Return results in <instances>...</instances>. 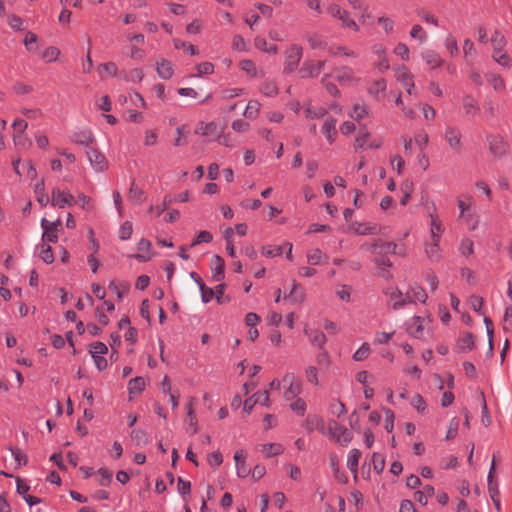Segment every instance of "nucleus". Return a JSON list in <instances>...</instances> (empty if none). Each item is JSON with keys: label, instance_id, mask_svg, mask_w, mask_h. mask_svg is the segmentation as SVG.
Instances as JSON below:
<instances>
[{"label": "nucleus", "instance_id": "1", "mask_svg": "<svg viewBox=\"0 0 512 512\" xmlns=\"http://www.w3.org/2000/svg\"><path fill=\"white\" fill-rule=\"evenodd\" d=\"M326 11L332 18L340 21L342 28H347L354 32L359 31L358 24L350 17L349 12L340 7L338 4H329L326 8Z\"/></svg>", "mask_w": 512, "mask_h": 512}, {"label": "nucleus", "instance_id": "2", "mask_svg": "<svg viewBox=\"0 0 512 512\" xmlns=\"http://www.w3.org/2000/svg\"><path fill=\"white\" fill-rule=\"evenodd\" d=\"M328 437L343 446L348 445L353 439L352 433L335 420L328 422Z\"/></svg>", "mask_w": 512, "mask_h": 512}, {"label": "nucleus", "instance_id": "3", "mask_svg": "<svg viewBox=\"0 0 512 512\" xmlns=\"http://www.w3.org/2000/svg\"><path fill=\"white\" fill-rule=\"evenodd\" d=\"M495 465L496 460L495 456L492 458L491 467L487 476V486H488V492L489 495L493 501V504L497 511H500L501 509V502H500V491L498 488V483L496 480H494L495 477Z\"/></svg>", "mask_w": 512, "mask_h": 512}, {"label": "nucleus", "instance_id": "4", "mask_svg": "<svg viewBox=\"0 0 512 512\" xmlns=\"http://www.w3.org/2000/svg\"><path fill=\"white\" fill-rule=\"evenodd\" d=\"M302 58V47L297 44H291L286 50V59L284 62V72L291 73L299 65Z\"/></svg>", "mask_w": 512, "mask_h": 512}, {"label": "nucleus", "instance_id": "5", "mask_svg": "<svg viewBox=\"0 0 512 512\" xmlns=\"http://www.w3.org/2000/svg\"><path fill=\"white\" fill-rule=\"evenodd\" d=\"M487 141L489 143L490 152L494 157L499 158L508 153L509 145L501 135H489L487 136Z\"/></svg>", "mask_w": 512, "mask_h": 512}, {"label": "nucleus", "instance_id": "6", "mask_svg": "<svg viewBox=\"0 0 512 512\" xmlns=\"http://www.w3.org/2000/svg\"><path fill=\"white\" fill-rule=\"evenodd\" d=\"M75 203V197L68 191H62L54 188L51 192V205L58 208L72 206Z\"/></svg>", "mask_w": 512, "mask_h": 512}, {"label": "nucleus", "instance_id": "7", "mask_svg": "<svg viewBox=\"0 0 512 512\" xmlns=\"http://www.w3.org/2000/svg\"><path fill=\"white\" fill-rule=\"evenodd\" d=\"M87 157L90 161L91 166L97 172H103L108 168V161L104 154L98 151L94 147H89L86 151Z\"/></svg>", "mask_w": 512, "mask_h": 512}, {"label": "nucleus", "instance_id": "8", "mask_svg": "<svg viewBox=\"0 0 512 512\" xmlns=\"http://www.w3.org/2000/svg\"><path fill=\"white\" fill-rule=\"evenodd\" d=\"M41 226L43 228L42 239L44 241L56 243L58 241V227L61 226V220L57 219L54 222H49L47 219L43 218L41 220Z\"/></svg>", "mask_w": 512, "mask_h": 512}, {"label": "nucleus", "instance_id": "9", "mask_svg": "<svg viewBox=\"0 0 512 512\" xmlns=\"http://www.w3.org/2000/svg\"><path fill=\"white\" fill-rule=\"evenodd\" d=\"M336 80L340 84H351L358 82L360 79L355 75L354 70L349 66H342L333 70Z\"/></svg>", "mask_w": 512, "mask_h": 512}, {"label": "nucleus", "instance_id": "10", "mask_svg": "<svg viewBox=\"0 0 512 512\" xmlns=\"http://www.w3.org/2000/svg\"><path fill=\"white\" fill-rule=\"evenodd\" d=\"M445 140L448 145L456 152H459L462 148V135L458 128L448 126L445 130Z\"/></svg>", "mask_w": 512, "mask_h": 512}, {"label": "nucleus", "instance_id": "11", "mask_svg": "<svg viewBox=\"0 0 512 512\" xmlns=\"http://www.w3.org/2000/svg\"><path fill=\"white\" fill-rule=\"evenodd\" d=\"M396 76L397 79L403 84L404 88L406 89V92L409 95H412L415 89V85L413 81V75L408 70V68L405 66L398 68L396 71Z\"/></svg>", "mask_w": 512, "mask_h": 512}, {"label": "nucleus", "instance_id": "12", "mask_svg": "<svg viewBox=\"0 0 512 512\" xmlns=\"http://www.w3.org/2000/svg\"><path fill=\"white\" fill-rule=\"evenodd\" d=\"M196 402V399L194 397H190L186 404H185V410H186V417H187V423L190 428L191 434H196L198 432V421L194 412V404Z\"/></svg>", "mask_w": 512, "mask_h": 512}, {"label": "nucleus", "instance_id": "13", "mask_svg": "<svg viewBox=\"0 0 512 512\" xmlns=\"http://www.w3.org/2000/svg\"><path fill=\"white\" fill-rule=\"evenodd\" d=\"M372 52L378 57V61L375 66L380 72H384L389 69V62L386 56V49L381 44H375L372 47Z\"/></svg>", "mask_w": 512, "mask_h": 512}, {"label": "nucleus", "instance_id": "14", "mask_svg": "<svg viewBox=\"0 0 512 512\" xmlns=\"http://www.w3.org/2000/svg\"><path fill=\"white\" fill-rule=\"evenodd\" d=\"M407 333L417 339L422 338L424 333L423 318L415 316L407 323Z\"/></svg>", "mask_w": 512, "mask_h": 512}, {"label": "nucleus", "instance_id": "15", "mask_svg": "<svg viewBox=\"0 0 512 512\" xmlns=\"http://www.w3.org/2000/svg\"><path fill=\"white\" fill-rule=\"evenodd\" d=\"M234 460L236 465L237 476L240 478L247 477L250 474L251 470L246 465V456L244 452L242 450L236 451L234 454Z\"/></svg>", "mask_w": 512, "mask_h": 512}, {"label": "nucleus", "instance_id": "16", "mask_svg": "<svg viewBox=\"0 0 512 512\" xmlns=\"http://www.w3.org/2000/svg\"><path fill=\"white\" fill-rule=\"evenodd\" d=\"M456 347L460 352L473 350L475 348V336L471 332H464L457 339Z\"/></svg>", "mask_w": 512, "mask_h": 512}, {"label": "nucleus", "instance_id": "17", "mask_svg": "<svg viewBox=\"0 0 512 512\" xmlns=\"http://www.w3.org/2000/svg\"><path fill=\"white\" fill-rule=\"evenodd\" d=\"M336 124L337 120L333 118L332 116H329L325 119L323 126H322V133L325 136V138L328 140L330 144L334 143L337 130H336Z\"/></svg>", "mask_w": 512, "mask_h": 512}, {"label": "nucleus", "instance_id": "18", "mask_svg": "<svg viewBox=\"0 0 512 512\" xmlns=\"http://www.w3.org/2000/svg\"><path fill=\"white\" fill-rule=\"evenodd\" d=\"M151 242L145 238H142L137 243V249L139 253L133 255L132 257L137 259L140 262H147L151 259L150 251H151Z\"/></svg>", "mask_w": 512, "mask_h": 512}, {"label": "nucleus", "instance_id": "19", "mask_svg": "<svg viewBox=\"0 0 512 512\" xmlns=\"http://www.w3.org/2000/svg\"><path fill=\"white\" fill-rule=\"evenodd\" d=\"M225 262L219 255H214L211 260L212 278L221 281L224 278Z\"/></svg>", "mask_w": 512, "mask_h": 512}, {"label": "nucleus", "instance_id": "20", "mask_svg": "<svg viewBox=\"0 0 512 512\" xmlns=\"http://www.w3.org/2000/svg\"><path fill=\"white\" fill-rule=\"evenodd\" d=\"M304 333L309 337V341L313 346H317L319 349L325 348L327 338L322 331L305 328Z\"/></svg>", "mask_w": 512, "mask_h": 512}, {"label": "nucleus", "instance_id": "21", "mask_svg": "<svg viewBox=\"0 0 512 512\" xmlns=\"http://www.w3.org/2000/svg\"><path fill=\"white\" fill-rule=\"evenodd\" d=\"M156 71L160 78L169 80L174 75L172 63L167 59H161L156 63Z\"/></svg>", "mask_w": 512, "mask_h": 512}, {"label": "nucleus", "instance_id": "22", "mask_svg": "<svg viewBox=\"0 0 512 512\" xmlns=\"http://www.w3.org/2000/svg\"><path fill=\"white\" fill-rule=\"evenodd\" d=\"M94 136L91 131H79L71 135V141L77 145L86 146L88 149L92 147Z\"/></svg>", "mask_w": 512, "mask_h": 512}, {"label": "nucleus", "instance_id": "23", "mask_svg": "<svg viewBox=\"0 0 512 512\" xmlns=\"http://www.w3.org/2000/svg\"><path fill=\"white\" fill-rule=\"evenodd\" d=\"M389 296L392 300H395V302L393 304L394 310H397L399 308L404 307L407 304L412 303V298L410 297L409 293L407 292L406 296H404L403 293L399 289L392 291L389 294Z\"/></svg>", "mask_w": 512, "mask_h": 512}, {"label": "nucleus", "instance_id": "24", "mask_svg": "<svg viewBox=\"0 0 512 512\" xmlns=\"http://www.w3.org/2000/svg\"><path fill=\"white\" fill-rule=\"evenodd\" d=\"M397 245L393 242H384V243H381V244H373L370 246V251L372 253H376V254H388V253H392V254H396L397 251Z\"/></svg>", "mask_w": 512, "mask_h": 512}, {"label": "nucleus", "instance_id": "25", "mask_svg": "<svg viewBox=\"0 0 512 512\" xmlns=\"http://www.w3.org/2000/svg\"><path fill=\"white\" fill-rule=\"evenodd\" d=\"M422 58L426 64L431 66L433 69L440 67L443 64V60L440 55L434 50H426L422 53Z\"/></svg>", "mask_w": 512, "mask_h": 512}, {"label": "nucleus", "instance_id": "26", "mask_svg": "<svg viewBox=\"0 0 512 512\" xmlns=\"http://www.w3.org/2000/svg\"><path fill=\"white\" fill-rule=\"evenodd\" d=\"M34 193H35L37 202L41 206H46L49 203L50 199H49L48 194L45 191L44 179H41L38 183L35 184Z\"/></svg>", "mask_w": 512, "mask_h": 512}, {"label": "nucleus", "instance_id": "27", "mask_svg": "<svg viewBox=\"0 0 512 512\" xmlns=\"http://www.w3.org/2000/svg\"><path fill=\"white\" fill-rule=\"evenodd\" d=\"M362 456V452L359 449H352L350 450L347 458V467L350 470L351 473L357 474L358 472V465L359 460Z\"/></svg>", "mask_w": 512, "mask_h": 512}, {"label": "nucleus", "instance_id": "28", "mask_svg": "<svg viewBox=\"0 0 512 512\" xmlns=\"http://www.w3.org/2000/svg\"><path fill=\"white\" fill-rule=\"evenodd\" d=\"M440 241L432 240L431 243H427L425 247V252L427 257L432 262H438L441 259V249L439 246Z\"/></svg>", "mask_w": 512, "mask_h": 512}, {"label": "nucleus", "instance_id": "29", "mask_svg": "<svg viewBox=\"0 0 512 512\" xmlns=\"http://www.w3.org/2000/svg\"><path fill=\"white\" fill-rule=\"evenodd\" d=\"M239 67L242 71L247 73L250 77L255 78L258 76H263V72L262 71L259 72L255 63L250 59H244V60L240 61Z\"/></svg>", "mask_w": 512, "mask_h": 512}, {"label": "nucleus", "instance_id": "30", "mask_svg": "<svg viewBox=\"0 0 512 512\" xmlns=\"http://www.w3.org/2000/svg\"><path fill=\"white\" fill-rule=\"evenodd\" d=\"M463 108L467 115H475L480 111L478 102L472 95L463 97Z\"/></svg>", "mask_w": 512, "mask_h": 512}, {"label": "nucleus", "instance_id": "31", "mask_svg": "<svg viewBox=\"0 0 512 512\" xmlns=\"http://www.w3.org/2000/svg\"><path fill=\"white\" fill-rule=\"evenodd\" d=\"M408 293L412 298V302L418 301L421 303H425L428 298L425 289L417 284L410 286Z\"/></svg>", "mask_w": 512, "mask_h": 512}, {"label": "nucleus", "instance_id": "32", "mask_svg": "<svg viewBox=\"0 0 512 512\" xmlns=\"http://www.w3.org/2000/svg\"><path fill=\"white\" fill-rule=\"evenodd\" d=\"M374 263L378 267L380 271L379 274L383 278L387 279L390 277L388 269L392 266V263L387 257H385L384 255H381L380 257H375Z\"/></svg>", "mask_w": 512, "mask_h": 512}, {"label": "nucleus", "instance_id": "33", "mask_svg": "<svg viewBox=\"0 0 512 512\" xmlns=\"http://www.w3.org/2000/svg\"><path fill=\"white\" fill-rule=\"evenodd\" d=\"M301 78H314L319 75L313 60L305 61L299 70Z\"/></svg>", "mask_w": 512, "mask_h": 512}, {"label": "nucleus", "instance_id": "34", "mask_svg": "<svg viewBox=\"0 0 512 512\" xmlns=\"http://www.w3.org/2000/svg\"><path fill=\"white\" fill-rule=\"evenodd\" d=\"M284 447L280 443H269L262 445L261 452L266 458L282 454Z\"/></svg>", "mask_w": 512, "mask_h": 512}, {"label": "nucleus", "instance_id": "35", "mask_svg": "<svg viewBox=\"0 0 512 512\" xmlns=\"http://www.w3.org/2000/svg\"><path fill=\"white\" fill-rule=\"evenodd\" d=\"M102 79L107 76L116 77L118 75V66L114 62L103 63L98 67Z\"/></svg>", "mask_w": 512, "mask_h": 512}, {"label": "nucleus", "instance_id": "36", "mask_svg": "<svg viewBox=\"0 0 512 512\" xmlns=\"http://www.w3.org/2000/svg\"><path fill=\"white\" fill-rule=\"evenodd\" d=\"M307 119H321L327 115V110L321 106H307L304 110Z\"/></svg>", "mask_w": 512, "mask_h": 512}, {"label": "nucleus", "instance_id": "37", "mask_svg": "<svg viewBox=\"0 0 512 512\" xmlns=\"http://www.w3.org/2000/svg\"><path fill=\"white\" fill-rule=\"evenodd\" d=\"M285 298L289 299L294 303H302L305 299L304 289L294 281L292 290Z\"/></svg>", "mask_w": 512, "mask_h": 512}, {"label": "nucleus", "instance_id": "38", "mask_svg": "<svg viewBox=\"0 0 512 512\" xmlns=\"http://www.w3.org/2000/svg\"><path fill=\"white\" fill-rule=\"evenodd\" d=\"M259 90L268 97H274L279 93L277 84L273 80H266L260 84Z\"/></svg>", "mask_w": 512, "mask_h": 512}, {"label": "nucleus", "instance_id": "39", "mask_svg": "<svg viewBox=\"0 0 512 512\" xmlns=\"http://www.w3.org/2000/svg\"><path fill=\"white\" fill-rule=\"evenodd\" d=\"M486 79L493 86L495 91L502 92L505 90V87H506L505 82L499 74L487 73Z\"/></svg>", "mask_w": 512, "mask_h": 512}, {"label": "nucleus", "instance_id": "40", "mask_svg": "<svg viewBox=\"0 0 512 512\" xmlns=\"http://www.w3.org/2000/svg\"><path fill=\"white\" fill-rule=\"evenodd\" d=\"M260 103L257 100H250L243 115L248 119H256L260 112Z\"/></svg>", "mask_w": 512, "mask_h": 512}, {"label": "nucleus", "instance_id": "41", "mask_svg": "<svg viewBox=\"0 0 512 512\" xmlns=\"http://www.w3.org/2000/svg\"><path fill=\"white\" fill-rule=\"evenodd\" d=\"M108 288L117 295L118 301H122L124 293L128 292L129 285L127 283H118L116 281H111L108 285Z\"/></svg>", "mask_w": 512, "mask_h": 512}, {"label": "nucleus", "instance_id": "42", "mask_svg": "<svg viewBox=\"0 0 512 512\" xmlns=\"http://www.w3.org/2000/svg\"><path fill=\"white\" fill-rule=\"evenodd\" d=\"M173 203V198L170 195H165L161 205L158 206H150L148 209L149 213H155L157 217H159L165 210L169 208V206Z\"/></svg>", "mask_w": 512, "mask_h": 512}, {"label": "nucleus", "instance_id": "43", "mask_svg": "<svg viewBox=\"0 0 512 512\" xmlns=\"http://www.w3.org/2000/svg\"><path fill=\"white\" fill-rule=\"evenodd\" d=\"M305 38L312 49H321L326 47V42L323 40L322 36L317 33H309Z\"/></svg>", "mask_w": 512, "mask_h": 512}, {"label": "nucleus", "instance_id": "44", "mask_svg": "<svg viewBox=\"0 0 512 512\" xmlns=\"http://www.w3.org/2000/svg\"><path fill=\"white\" fill-rule=\"evenodd\" d=\"M368 115V107L365 103H355L350 116L355 120H361Z\"/></svg>", "mask_w": 512, "mask_h": 512}, {"label": "nucleus", "instance_id": "45", "mask_svg": "<svg viewBox=\"0 0 512 512\" xmlns=\"http://www.w3.org/2000/svg\"><path fill=\"white\" fill-rule=\"evenodd\" d=\"M146 382L143 377H135L128 383V390L132 393H140L145 389Z\"/></svg>", "mask_w": 512, "mask_h": 512}, {"label": "nucleus", "instance_id": "46", "mask_svg": "<svg viewBox=\"0 0 512 512\" xmlns=\"http://www.w3.org/2000/svg\"><path fill=\"white\" fill-rule=\"evenodd\" d=\"M306 424H315V428L322 434L328 436V426L326 427L323 418L318 416H308Z\"/></svg>", "mask_w": 512, "mask_h": 512}, {"label": "nucleus", "instance_id": "47", "mask_svg": "<svg viewBox=\"0 0 512 512\" xmlns=\"http://www.w3.org/2000/svg\"><path fill=\"white\" fill-rule=\"evenodd\" d=\"M60 56V50L55 46L46 48L42 53V59L46 63H52L58 60Z\"/></svg>", "mask_w": 512, "mask_h": 512}, {"label": "nucleus", "instance_id": "48", "mask_svg": "<svg viewBox=\"0 0 512 512\" xmlns=\"http://www.w3.org/2000/svg\"><path fill=\"white\" fill-rule=\"evenodd\" d=\"M196 133L201 134L203 136L216 135L217 134V125L215 122H210L208 124H204L203 122H200L199 126L196 129Z\"/></svg>", "mask_w": 512, "mask_h": 512}, {"label": "nucleus", "instance_id": "49", "mask_svg": "<svg viewBox=\"0 0 512 512\" xmlns=\"http://www.w3.org/2000/svg\"><path fill=\"white\" fill-rule=\"evenodd\" d=\"M493 59L504 67H510L511 66V58L509 55L503 50H495L492 54Z\"/></svg>", "mask_w": 512, "mask_h": 512}, {"label": "nucleus", "instance_id": "50", "mask_svg": "<svg viewBox=\"0 0 512 512\" xmlns=\"http://www.w3.org/2000/svg\"><path fill=\"white\" fill-rule=\"evenodd\" d=\"M480 397H481V405H482L481 422L485 427H488L492 423V417L488 410L487 403H486L485 396H484L483 392L480 393Z\"/></svg>", "mask_w": 512, "mask_h": 512}, {"label": "nucleus", "instance_id": "51", "mask_svg": "<svg viewBox=\"0 0 512 512\" xmlns=\"http://www.w3.org/2000/svg\"><path fill=\"white\" fill-rule=\"evenodd\" d=\"M302 391V385L301 384H291L288 386V388L284 392V398L287 401H292L297 398H299V394Z\"/></svg>", "mask_w": 512, "mask_h": 512}, {"label": "nucleus", "instance_id": "52", "mask_svg": "<svg viewBox=\"0 0 512 512\" xmlns=\"http://www.w3.org/2000/svg\"><path fill=\"white\" fill-rule=\"evenodd\" d=\"M506 39L503 34L499 31H495L491 37V44L493 46V51L495 50H503L506 46Z\"/></svg>", "mask_w": 512, "mask_h": 512}, {"label": "nucleus", "instance_id": "53", "mask_svg": "<svg viewBox=\"0 0 512 512\" xmlns=\"http://www.w3.org/2000/svg\"><path fill=\"white\" fill-rule=\"evenodd\" d=\"M369 138H370V134H369V132L366 131V129L360 131L354 141V148L356 150L366 148L368 146Z\"/></svg>", "mask_w": 512, "mask_h": 512}, {"label": "nucleus", "instance_id": "54", "mask_svg": "<svg viewBox=\"0 0 512 512\" xmlns=\"http://www.w3.org/2000/svg\"><path fill=\"white\" fill-rule=\"evenodd\" d=\"M316 362L319 366L325 369H329L331 365V358L329 356L328 351L325 348L320 349L319 353L316 356Z\"/></svg>", "mask_w": 512, "mask_h": 512}, {"label": "nucleus", "instance_id": "55", "mask_svg": "<svg viewBox=\"0 0 512 512\" xmlns=\"http://www.w3.org/2000/svg\"><path fill=\"white\" fill-rule=\"evenodd\" d=\"M261 253L265 257L274 258V257L282 255L283 248L281 246L267 245V246H263L261 248Z\"/></svg>", "mask_w": 512, "mask_h": 512}, {"label": "nucleus", "instance_id": "56", "mask_svg": "<svg viewBox=\"0 0 512 512\" xmlns=\"http://www.w3.org/2000/svg\"><path fill=\"white\" fill-rule=\"evenodd\" d=\"M387 84L385 79H379L371 83L368 88V93L374 96H377L379 93H382L386 90Z\"/></svg>", "mask_w": 512, "mask_h": 512}, {"label": "nucleus", "instance_id": "57", "mask_svg": "<svg viewBox=\"0 0 512 512\" xmlns=\"http://www.w3.org/2000/svg\"><path fill=\"white\" fill-rule=\"evenodd\" d=\"M468 303L476 313L479 315H484V312L482 311V307L484 305V299L477 295L470 296Z\"/></svg>", "mask_w": 512, "mask_h": 512}, {"label": "nucleus", "instance_id": "58", "mask_svg": "<svg viewBox=\"0 0 512 512\" xmlns=\"http://www.w3.org/2000/svg\"><path fill=\"white\" fill-rule=\"evenodd\" d=\"M144 78V73L141 68H134L125 73L126 82H141Z\"/></svg>", "mask_w": 512, "mask_h": 512}, {"label": "nucleus", "instance_id": "59", "mask_svg": "<svg viewBox=\"0 0 512 512\" xmlns=\"http://www.w3.org/2000/svg\"><path fill=\"white\" fill-rule=\"evenodd\" d=\"M373 469L377 474H380L385 468V457L380 453L372 455Z\"/></svg>", "mask_w": 512, "mask_h": 512}, {"label": "nucleus", "instance_id": "60", "mask_svg": "<svg viewBox=\"0 0 512 512\" xmlns=\"http://www.w3.org/2000/svg\"><path fill=\"white\" fill-rule=\"evenodd\" d=\"M503 330L505 333L512 335V306L505 309L503 316Z\"/></svg>", "mask_w": 512, "mask_h": 512}, {"label": "nucleus", "instance_id": "61", "mask_svg": "<svg viewBox=\"0 0 512 512\" xmlns=\"http://www.w3.org/2000/svg\"><path fill=\"white\" fill-rule=\"evenodd\" d=\"M290 408L297 415L303 416L306 412L307 405H306V402L302 398H297V399L291 401Z\"/></svg>", "mask_w": 512, "mask_h": 512}, {"label": "nucleus", "instance_id": "62", "mask_svg": "<svg viewBox=\"0 0 512 512\" xmlns=\"http://www.w3.org/2000/svg\"><path fill=\"white\" fill-rule=\"evenodd\" d=\"M198 77L211 75L214 73V65L211 62H201L196 66Z\"/></svg>", "mask_w": 512, "mask_h": 512}, {"label": "nucleus", "instance_id": "63", "mask_svg": "<svg viewBox=\"0 0 512 512\" xmlns=\"http://www.w3.org/2000/svg\"><path fill=\"white\" fill-rule=\"evenodd\" d=\"M13 142L16 147L26 148L31 146V141L26 133H13Z\"/></svg>", "mask_w": 512, "mask_h": 512}, {"label": "nucleus", "instance_id": "64", "mask_svg": "<svg viewBox=\"0 0 512 512\" xmlns=\"http://www.w3.org/2000/svg\"><path fill=\"white\" fill-rule=\"evenodd\" d=\"M370 346L368 343H363L359 349L353 354V359L355 361H363L368 358L370 355Z\"/></svg>", "mask_w": 512, "mask_h": 512}]
</instances>
